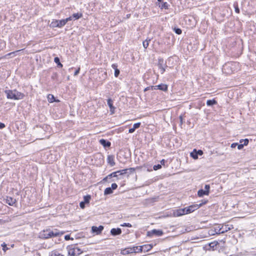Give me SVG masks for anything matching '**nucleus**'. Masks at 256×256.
I'll use <instances>...</instances> for the list:
<instances>
[{
  "instance_id": "obj_9",
  "label": "nucleus",
  "mask_w": 256,
  "mask_h": 256,
  "mask_svg": "<svg viewBox=\"0 0 256 256\" xmlns=\"http://www.w3.org/2000/svg\"><path fill=\"white\" fill-rule=\"evenodd\" d=\"M104 228V227L102 226H100L98 227L96 226H92V231L93 233L99 234L102 232Z\"/></svg>"
},
{
  "instance_id": "obj_25",
  "label": "nucleus",
  "mask_w": 256,
  "mask_h": 256,
  "mask_svg": "<svg viewBox=\"0 0 256 256\" xmlns=\"http://www.w3.org/2000/svg\"><path fill=\"white\" fill-rule=\"evenodd\" d=\"M217 104V102L214 100H208L206 101V104L208 106H212Z\"/></svg>"
},
{
  "instance_id": "obj_48",
  "label": "nucleus",
  "mask_w": 256,
  "mask_h": 256,
  "mask_svg": "<svg viewBox=\"0 0 256 256\" xmlns=\"http://www.w3.org/2000/svg\"><path fill=\"white\" fill-rule=\"evenodd\" d=\"M20 50H16L15 52H10V53H8V54H7L6 56H14V54L16 52H20Z\"/></svg>"
},
{
  "instance_id": "obj_54",
  "label": "nucleus",
  "mask_w": 256,
  "mask_h": 256,
  "mask_svg": "<svg viewBox=\"0 0 256 256\" xmlns=\"http://www.w3.org/2000/svg\"><path fill=\"white\" fill-rule=\"evenodd\" d=\"M80 68H78L74 72V76H77L79 72H80Z\"/></svg>"
},
{
  "instance_id": "obj_16",
  "label": "nucleus",
  "mask_w": 256,
  "mask_h": 256,
  "mask_svg": "<svg viewBox=\"0 0 256 256\" xmlns=\"http://www.w3.org/2000/svg\"><path fill=\"white\" fill-rule=\"evenodd\" d=\"M107 104L110 108V111L111 114H114L115 108L113 106V101L112 100V98H109L108 99Z\"/></svg>"
},
{
  "instance_id": "obj_43",
  "label": "nucleus",
  "mask_w": 256,
  "mask_h": 256,
  "mask_svg": "<svg viewBox=\"0 0 256 256\" xmlns=\"http://www.w3.org/2000/svg\"><path fill=\"white\" fill-rule=\"evenodd\" d=\"M210 186L208 184H206L204 186V190H206V192H208L209 194L210 192Z\"/></svg>"
},
{
  "instance_id": "obj_14",
  "label": "nucleus",
  "mask_w": 256,
  "mask_h": 256,
  "mask_svg": "<svg viewBox=\"0 0 256 256\" xmlns=\"http://www.w3.org/2000/svg\"><path fill=\"white\" fill-rule=\"evenodd\" d=\"M6 202L8 205L13 206L16 203V200L15 198H14L10 196H6Z\"/></svg>"
},
{
  "instance_id": "obj_57",
  "label": "nucleus",
  "mask_w": 256,
  "mask_h": 256,
  "mask_svg": "<svg viewBox=\"0 0 256 256\" xmlns=\"http://www.w3.org/2000/svg\"><path fill=\"white\" fill-rule=\"evenodd\" d=\"M218 227L220 228V225L214 228V231L216 234H218Z\"/></svg>"
},
{
  "instance_id": "obj_59",
  "label": "nucleus",
  "mask_w": 256,
  "mask_h": 256,
  "mask_svg": "<svg viewBox=\"0 0 256 256\" xmlns=\"http://www.w3.org/2000/svg\"><path fill=\"white\" fill-rule=\"evenodd\" d=\"M197 154L198 156H202L203 154V152L202 150H196Z\"/></svg>"
},
{
  "instance_id": "obj_21",
  "label": "nucleus",
  "mask_w": 256,
  "mask_h": 256,
  "mask_svg": "<svg viewBox=\"0 0 256 256\" xmlns=\"http://www.w3.org/2000/svg\"><path fill=\"white\" fill-rule=\"evenodd\" d=\"M56 23H58L57 26L58 28H62L66 24L64 19L57 20Z\"/></svg>"
},
{
  "instance_id": "obj_3",
  "label": "nucleus",
  "mask_w": 256,
  "mask_h": 256,
  "mask_svg": "<svg viewBox=\"0 0 256 256\" xmlns=\"http://www.w3.org/2000/svg\"><path fill=\"white\" fill-rule=\"evenodd\" d=\"M238 65L236 62H228L226 63L222 66V71L228 74H230L234 72L236 66Z\"/></svg>"
},
{
  "instance_id": "obj_42",
  "label": "nucleus",
  "mask_w": 256,
  "mask_h": 256,
  "mask_svg": "<svg viewBox=\"0 0 256 256\" xmlns=\"http://www.w3.org/2000/svg\"><path fill=\"white\" fill-rule=\"evenodd\" d=\"M140 122L135 123L134 124L132 127L136 130V128H138L140 127Z\"/></svg>"
},
{
  "instance_id": "obj_24",
  "label": "nucleus",
  "mask_w": 256,
  "mask_h": 256,
  "mask_svg": "<svg viewBox=\"0 0 256 256\" xmlns=\"http://www.w3.org/2000/svg\"><path fill=\"white\" fill-rule=\"evenodd\" d=\"M198 195L200 197H202L204 195H206V196L208 195V192H206V190H204L200 189L198 190Z\"/></svg>"
},
{
  "instance_id": "obj_41",
  "label": "nucleus",
  "mask_w": 256,
  "mask_h": 256,
  "mask_svg": "<svg viewBox=\"0 0 256 256\" xmlns=\"http://www.w3.org/2000/svg\"><path fill=\"white\" fill-rule=\"evenodd\" d=\"M162 168V166H161V164H156V165H154V166H153V169L154 170H157L160 168Z\"/></svg>"
},
{
  "instance_id": "obj_27",
  "label": "nucleus",
  "mask_w": 256,
  "mask_h": 256,
  "mask_svg": "<svg viewBox=\"0 0 256 256\" xmlns=\"http://www.w3.org/2000/svg\"><path fill=\"white\" fill-rule=\"evenodd\" d=\"M169 6V4L166 2H162L161 4L159 5V7L161 9H168Z\"/></svg>"
},
{
  "instance_id": "obj_63",
  "label": "nucleus",
  "mask_w": 256,
  "mask_h": 256,
  "mask_svg": "<svg viewBox=\"0 0 256 256\" xmlns=\"http://www.w3.org/2000/svg\"><path fill=\"white\" fill-rule=\"evenodd\" d=\"M5 127V124L4 123L0 122V129H2Z\"/></svg>"
},
{
  "instance_id": "obj_50",
  "label": "nucleus",
  "mask_w": 256,
  "mask_h": 256,
  "mask_svg": "<svg viewBox=\"0 0 256 256\" xmlns=\"http://www.w3.org/2000/svg\"><path fill=\"white\" fill-rule=\"evenodd\" d=\"M128 251V254H132L134 253L133 250H132V247H129L126 248Z\"/></svg>"
},
{
  "instance_id": "obj_35",
  "label": "nucleus",
  "mask_w": 256,
  "mask_h": 256,
  "mask_svg": "<svg viewBox=\"0 0 256 256\" xmlns=\"http://www.w3.org/2000/svg\"><path fill=\"white\" fill-rule=\"evenodd\" d=\"M150 40V39H149L148 40V39L144 41L143 42H142V44H143V46L144 48H146L148 45H149V42Z\"/></svg>"
},
{
  "instance_id": "obj_64",
  "label": "nucleus",
  "mask_w": 256,
  "mask_h": 256,
  "mask_svg": "<svg viewBox=\"0 0 256 256\" xmlns=\"http://www.w3.org/2000/svg\"><path fill=\"white\" fill-rule=\"evenodd\" d=\"M148 90H150V86H148V87L146 88L144 90V91L146 92V91H147Z\"/></svg>"
},
{
  "instance_id": "obj_62",
  "label": "nucleus",
  "mask_w": 256,
  "mask_h": 256,
  "mask_svg": "<svg viewBox=\"0 0 256 256\" xmlns=\"http://www.w3.org/2000/svg\"><path fill=\"white\" fill-rule=\"evenodd\" d=\"M166 162V160H165L164 159H163V160H160V164H161V166L162 165L164 166Z\"/></svg>"
},
{
  "instance_id": "obj_5",
  "label": "nucleus",
  "mask_w": 256,
  "mask_h": 256,
  "mask_svg": "<svg viewBox=\"0 0 256 256\" xmlns=\"http://www.w3.org/2000/svg\"><path fill=\"white\" fill-rule=\"evenodd\" d=\"M158 66L160 70V72L162 74L165 72V68L167 67L166 64L164 63V60L162 58H159L158 59Z\"/></svg>"
},
{
  "instance_id": "obj_2",
  "label": "nucleus",
  "mask_w": 256,
  "mask_h": 256,
  "mask_svg": "<svg viewBox=\"0 0 256 256\" xmlns=\"http://www.w3.org/2000/svg\"><path fill=\"white\" fill-rule=\"evenodd\" d=\"M4 92L6 94V97L8 99L18 100L22 99L24 94L16 90H6Z\"/></svg>"
},
{
  "instance_id": "obj_10",
  "label": "nucleus",
  "mask_w": 256,
  "mask_h": 256,
  "mask_svg": "<svg viewBox=\"0 0 256 256\" xmlns=\"http://www.w3.org/2000/svg\"><path fill=\"white\" fill-rule=\"evenodd\" d=\"M184 209L183 208H180L178 210H174L173 211V216H180L182 215L186 214L184 212Z\"/></svg>"
},
{
  "instance_id": "obj_34",
  "label": "nucleus",
  "mask_w": 256,
  "mask_h": 256,
  "mask_svg": "<svg viewBox=\"0 0 256 256\" xmlns=\"http://www.w3.org/2000/svg\"><path fill=\"white\" fill-rule=\"evenodd\" d=\"M91 198V197L90 195H86L84 196V202L86 204H88L90 202V200Z\"/></svg>"
},
{
  "instance_id": "obj_6",
  "label": "nucleus",
  "mask_w": 256,
  "mask_h": 256,
  "mask_svg": "<svg viewBox=\"0 0 256 256\" xmlns=\"http://www.w3.org/2000/svg\"><path fill=\"white\" fill-rule=\"evenodd\" d=\"M198 208H200V205H198V204H192L184 208L185 214H188L192 212Z\"/></svg>"
},
{
  "instance_id": "obj_46",
  "label": "nucleus",
  "mask_w": 256,
  "mask_h": 256,
  "mask_svg": "<svg viewBox=\"0 0 256 256\" xmlns=\"http://www.w3.org/2000/svg\"><path fill=\"white\" fill-rule=\"evenodd\" d=\"M64 239L66 240H73L74 238H70V235L67 234L64 236Z\"/></svg>"
},
{
  "instance_id": "obj_37",
  "label": "nucleus",
  "mask_w": 256,
  "mask_h": 256,
  "mask_svg": "<svg viewBox=\"0 0 256 256\" xmlns=\"http://www.w3.org/2000/svg\"><path fill=\"white\" fill-rule=\"evenodd\" d=\"M249 140L248 138H246L244 140H240V142L242 143V144L244 146H247L248 144Z\"/></svg>"
},
{
  "instance_id": "obj_8",
  "label": "nucleus",
  "mask_w": 256,
  "mask_h": 256,
  "mask_svg": "<svg viewBox=\"0 0 256 256\" xmlns=\"http://www.w3.org/2000/svg\"><path fill=\"white\" fill-rule=\"evenodd\" d=\"M163 232L160 230H152L150 232H148V236H151L152 235H154L158 236H161L163 234Z\"/></svg>"
},
{
  "instance_id": "obj_60",
  "label": "nucleus",
  "mask_w": 256,
  "mask_h": 256,
  "mask_svg": "<svg viewBox=\"0 0 256 256\" xmlns=\"http://www.w3.org/2000/svg\"><path fill=\"white\" fill-rule=\"evenodd\" d=\"M179 118H180V125H182V124H183V120H182V115H180V116H179Z\"/></svg>"
},
{
  "instance_id": "obj_51",
  "label": "nucleus",
  "mask_w": 256,
  "mask_h": 256,
  "mask_svg": "<svg viewBox=\"0 0 256 256\" xmlns=\"http://www.w3.org/2000/svg\"><path fill=\"white\" fill-rule=\"evenodd\" d=\"M72 16H70L68 18H66V19H64L66 23V24L68 21L72 20Z\"/></svg>"
},
{
  "instance_id": "obj_28",
  "label": "nucleus",
  "mask_w": 256,
  "mask_h": 256,
  "mask_svg": "<svg viewBox=\"0 0 256 256\" xmlns=\"http://www.w3.org/2000/svg\"><path fill=\"white\" fill-rule=\"evenodd\" d=\"M190 156L194 160L198 158V155L197 154L196 150V149L194 150L190 153Z\"/></svg>"
},
{
  "instance_id": "obj_12",
  "label": "nucleus",
  "mask_w": 256,
  "mask_h": 256,
  "mask_svg": "<svg viewBox=\"0 0 256 256\" xmlns=\"http://www.w3.org/2000/svg\"><path fill=\"white\" fill-rule=\"evenodd\" d=\"M107 162L111 166H114L116 164L114 156V155H108L107 157Z\"/></svg>"
},
{
  "instance_id": "obj_13",
  "label": "nucleus",
  "mask_w": 256,
  "mask_h": 256,
  "mask_svg": "<svg viewBox=\"0 0 256 256\" xmlns=\"http://www.w3.org/2000/svg\"><path fill=\"white\" fill-rule=\"evenodd\" d=\"M99 142L101 145H102L104 148H108L111 146V142L108 140L105 139H100Z\"/></svg>"
},
{
  "instance_id": "obj_32",
  "label": "nucleus",
  "mask_w": 256,
  "mask_h": 256,
  "mask_svg": "<svg viewBox=\"0 0 256 256\" xmlns=\"http://www.w3.org/2000/svg\"><path fill=\"white\" fill-rule=\"evenodd\" d=\"M172 30L175 32V33L178 34H180L182 33V30L180 28L175 26L172 28Z\"/></svg>"
},
{
  "instance_id": "obj_11",
  "label": "nucleus",
  "mask_w": 256,
  "mask_h": 256,
  "mask_svg": "<svg viewBox=\"0 0 256 256\" xmlns=\"http://www.w3.org/2000/svg\"><path fill=\"white\" fill-rule=\"evenodd\" d=\"M66 249L68 251V255L70 256H76V254L75 252V250L74 248V244L68 246L66 247Z\"/></svg>"
},
{
  "instance_id": "obj_58",
  "label": "nucleus",
  "mask_w": 256,
  "mask_h": 256,
  "mask_svg": "<svg viewBox=\"0 0 256 256\" xmlns=\"http://www.w3.org/2000/svg\"><path fill=\"white\" fill-rule=\"evenodd\" d=\"M136 129H134L133 127L132 128H130L128 130L129 133H133L135 131Z\"/></svg>"
},
{
  "instance_id": "obj_38",
  "label": "nucleus",
  "mask_w": 256,
  "mask_h": 256,
  "mask_svg": "<svg viewBox=\"0 0 256 256\" xmlns=\"http://www.w3.org/2000/svg\"><path fill=\"white\" fill-rule=\"evenodd\" d=\"M128 169H124L116 171L117 174L120 173V175H122L126 173Z\"/></svg>"
},
{
  "instance_id": "obj_4",
  "label": "nucleus",
  "mask_w": 256,
  "mask_h": 256,
  "mask_svg": "<svg viewBox=\"0 0 256 256\" xmlns=\"http://www.w3.org/2000/svg\"><path fill=\"white\" fill-rule=\"evenodd\" d=\"M34 130L36 136V139H42L43 138L40 137L38 134H42V136L44 135L45 130L44 129V125H43L42 126H36L34 128Z\"/></svg>"
},
{
  "instance_id": "obj_53",
  "label": "nucleus",
  "mask_w": 256,
  "mask_h": 256,
  "mask_svg": "<svg viewBox=\"0 0 256 256\" xmlns=\"http://www.w3.org/2000/svg\"><path fill=\"white\" fill-rule=\"evenodd\" d=\"M112 67L113 69H114V70H116V69H118V65L116 64H113L112 65Z\"/></svg>"
},
{
  "instance_id": "obj_61",
  "label": "nucleus",
  "mask_w": 256,
  "mask_h": 256,
  "mask_svg": "<svg viewBox=\"0 0 256 256\" xmlns=\"http://www.w3.org/2000/svg\"><path fill=\"white\" fill-rule=\"evenodd\" d=\"M238 145V143H232L231 144V148H235Z\"/></svg>"
},
{
  "instance_id": "obj_20",
  "label": "nucleus",
  "mask_w": 256,
  "mask_h": 256,
  "mask_svg": "<svg viewBox=\"0 0 256 256\" xmlns=\"http://www.w3.org/2000/svg\"><path fill=\"white\" fill-rule=\"evenodd\" d=\"M142 252H148L152 249V246L150 244H144V246H141Z\"/></svg>"
},
{
  "instance_id": "obj_29",
  "label": "nucleus",
  "mask_w": 256,
  "mask_h": 256,
  "mask_svg": "<svg viewBox=\"0 0 256 256\" xmlns=\"http://www.w3.org/2000/svg\"><path fill=\"white\" fill-rule=\"evenodd\" d=\"M132 250H133V251H134V252H142L141 246H133L132 247Z\"/></svg>"
},
{
  "instance_id": "obj_52",
  "label": "nucleus",
  "mask_w": 256,
  "mask_h": 256,
  "mask_svg": "<svg viewBox=\"0 0 256 256\" xmlns=\"http://www.w3.org/2000/svg\"><path fill=\"white\" fill-rule=\"evenodd\" d=\"M208 202V200H202V202L199 204H198V205H200V206H202L203 204H206V202Z\"/></svg>"
},
{
  "instance_id": "obj_56",
  "label": "nucleus",
  "mask_w": 256,
  "mask_h": 256,
  "mask_svg": "<svg viewBox=\"0 0 256 256\" xmlns=\"http://www.w3.org/2000/svg\"><path fill=\"white\" fill-rule=\"evenodd\" d=\"M238 146V150H242L243 148H244V146L242 144V143L240 144H238V145L237 146Z\"/></svg>"
},
{
  "instance_id": "obj_22",
  "label": "nucleus",
  "mask_w": 256,
  "mask_h": 256,
  "mask_svg": "<svg viewBox=\"0 0 256 256\" xmlns=\"http://www.w3.org/2000/svg\"><path fill=\"white\" fill-rule=\"evenodd\" d=\"M48 256H64V255L59 253L58 250H54L49 253Z\"/></svg>"
},
{
  "instance_id": "obj_23",
  "label": "nucleus",
  "mask_w": 256,
  "mask_h": 256,
  "mask_svg": "<svg viewBox=\"0 0 256 256\" xmlns=\"http://www.w3.org/2000/svg\"><path fill=\"white\" fill-rule=\"evenodd\" d=\"M74 248L75 250V252L76 254V256H78L82 252V250L77 246V244H74Z\"/></svg>"
},
{
  "instance_id": "obj_55",
  "label": "nucleus",
  "mask_w": 256,
  "mask_h": 256,
  "mask_svg": "<svg viewBox=\"0 0 256 256\" xmlns=\"http://www.w3.org/2000/svg\"><path fill=\"white\" fill-rule=\"evenodd\" d=\"M150 90H157L156 86H150Z\"/></svg>"
},
{
  "instance_id": "obj_49",
  "label": "nucleus",
  "mask_w": 256,
  "mask_h": 256,
  "mask_svg": "<svg viewBox=\"0 0 256 256\" xmlns=\"http://www.w3.org/2000/svg\"><path fill=\"white\" fill-rule=\"evenodd\" d=\"M85 204H86V203L84 202V201L82 202H81L80 204V207L82 208H85Z\"/></svg>"
},
{
  "instance_id": "obj_17",
  "label": "nucleus",
  "mask_w": 256,
  "mask_h": 256,
  "mask_svg": "<svg viewBox=\"0 0 256 256\" xmlns=\"http://www.w3.org/2000/svg\"><path fill=\"white\" fill-rule=\"evenodd\" d=\"M157 90H160L164 92H166L168 90V85L164 84H161L156 86Z\"/></svg>"
},
{
  "instance_id": "obj_36",
  "label": "nucleus",
  "mask_w": 256,
  "mask_h": 256,
  "mask_svg": "<svg viewBox=\"0 0 256 256\" xmlns=\"http://www.w3.org/2000/svg\"><path fill=\"white\" fill-rule=\"evenodd\" d=\"M234 8L235 12L236 13H237V14H239L240 12V8H238V3L237 2L234 3Z\"/></svg>"
},
{
  "instance_id": "obj_40",
  "label": "nucleus",
  "mask_w": 256,
  "mask_h": 256,
  "mask_svg": "<svg viewBox=\"0 0 256 256\" xmlns=\"http://www.w3.org/2000/svg\"><path fill=\"white\" fill-rule=\"evenodd\" d=\"M1 246L2 247V250L6 252V250H8V248L6 246V244L5 242H3L2 244H1Z\"/></svg>"
},
{
  "instance_id": "obj_7",
  "label": "nucleus",
  "mask_w": 256,
  "mask_h": 256,
  "mask_svg": "<svg viewBox=\"0 0 256 256\" xmlns=\"http://www.w3.org/2000/svg\"><path fill=\"white\" fill-rule=\"evenodd\" d=\"M118 188V185L116 183L112 184L111 187L106 188L104 191V195H108L112 194L113 192V190H116Z\"/></svg>"
},
{
  "instance_id": "obj_19",
  "label": "nucleus",
  "mask_w": 256,
  "mask_h": 256,
  "mask_svg": "<svg viewBox=\"0 0 256 256\" xmlns=\"http://www.w3.org/2000/svg\"><path fill=\"white\" fill-rule=\"evenodd\" d=\"M230 230V228H228L226 226H222L221 228L218 227V234H223Z\"/></svg>"
},
{
  "instance_id": "obj_1",
  "label": "nucleus",
  "mask_w": 256,
  "mask_h": 256,
  "mask_svg": "<svg viewBox=\"0 0 256 256\" xmlns=\"http://www.w3.org/2000/svg\"><path fill=\"white\" fill-rule=\"evenodd\" d=\"M64 232H59L58 230L56 229L54 231L50 230H44L42 233H40V237L44 238H49L52 237H57L61 236L64 234Z\"/></svg>"
},
{
  "instance_id": "obj_44",
  "label": "nucleus",
  "mask_w": 256,
  "mask_h": 256,
  "mask_svg": "<svg viewBox=\"0 0 256 256\" xmlns=\"http://www.w3.org/2000/svg\"><path fill=\"white\" fill-rule=\"evenodd\" d=\"M120 253H121V254H124V255L129 254L126 248H124V250H121V252Z\"/></svg>"
},
{
  "instance_id": "obj_45",
  "label": "nucleus",
  "mask_w": 256,
  "mask_h": 256,
  "mask_svg": "<svg viewBox=\"0 0 256 256\" xmlns=\"http://www.w3.org/2000/svg\"><path fill=\"white\" fill-rule=\"evenodd\" d=\"M122 226H126L128 228H131L132 226V224L130 223H126L124 222L123 224L120 225Z\"/></svg>"
},
{
  "instance_id": "obj_47",
  "label": "nucleus",
  "mask_w": 256,
  "mask_h": 256,
  "mask_svg": "<svg viewBox=\"0 0 256 256\" xmlns=\"http://www.w3.org/2000/svg\"><path fill=\"white\" fill-rule=\"evenodd\" d=\"M120 74V70L118 69L114 70V76L118 77Z\"/></svg>"
},
{
  "instance_id": "obj_15",
  "label": "nucleus",
  "mask_w": 256,
  "mask_h": 256,
  "mask_svg": "<svg viewBox=\"0 0 256 256\" xmlns=\"http://www.w3.org/2000/svg\"><path fill=\"white\" fill-rule=\"evenodd\" d=\"M110 232L112 236H116L122 234V230L120 228H112L111 229Z\"/></svg>"
},
{
  "instance_id": "obj_33",
  "label": "nucleus",
  "mask_w": 256,
  "mask_h": 256,
  "mask_svg": "<svg viewBox=\"0 0 256 256\" xmlns=\"http://www.w3.org/2000/svg\"><path fill=\"white\" fill-rule=\"evenodd\" d=\"M56 22H57V20H53L52 22L50 24V27L52 28H58V26H57L58 23H56Z\"/></svg>"
},
{
  "instance_id": "obj_31",
  "label": "nucleus",
  "mask_w": 256,
  "mask_h": 256,
  "mask_svg": "<svg viewBox=\"0 0 256 256\" xmlns=\"http://www.w3.org/2000/svg\"><path fill=\"white\" fill-rule=\"evenodd\" d=\"M54 62L58 64V66L60 68L62 67V64L60 63V58L58 57H55L54 58Z\"/></svg>"
},
{
  "instance_id": "obj_18",
  "label": "nucleus",
  "mask_w": 256,
  "mask_h": 256,
  "mask_svg": "<svg viewBox=\"0 0 256 256\" xmlns=\"http://www.w3.org/2000/svg\"><path fill=\"white\" fill-rule=\"evenodd\" d=\"M108 178L110 179V180H115L116 181V180H118V174L116 172H113L108 175Z\"/></svg>"
},
{
  "instance_id": "obj_39",
  "label": "nucleus",
  "mask_w": 256,
  "mask_h": 256,
  "mask_svg": "<svg viewBox=\"0 0 256 256\" xmlns=\"http://www.w3.org/2000/svg\"><path fill=\"white\" fill-rule=\"evenodd\" d=\"M102 181L103 182H112L115 181V180H110V179L108 178V177L107 176L106 177H105L104 178H103Z\"/></svg>"
},
{
  "instance_id": "obj_26",
  "label": "nucleus",
  "mask_w": 256,
  "mask_h": 256,
  "mask_svg": "<svg viewBox=\"0 0 256 256\" xmlns=\"http://www.w3.org/2000/svg\"><path fill=\"white\" fill-rule=\"evenodd\" d=\"M72 18H74V20H76L81 18L82 16V13H76L72 14Z\"/></svg>"
},
{
  "instance_id": "obj_30",
  "label": "nucleus",
  "mask_w": 256,
  "mask_h": 256,
  "mask_svg": "<svg viewBox=\"0 0 256 256\" xmlns=\"http://www.w3.org/2000/svg\"><path fill=\"white\" fill-rule=\"evenodd\" d=\"M48 100L49 102H53L55 101V98L52 94H49L48 96Z\"/></svg>"
}]
</instances>
